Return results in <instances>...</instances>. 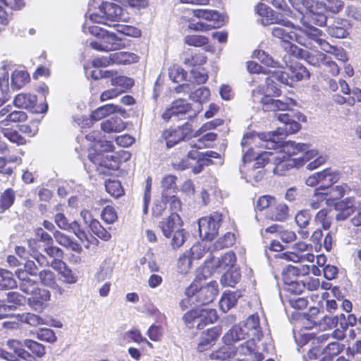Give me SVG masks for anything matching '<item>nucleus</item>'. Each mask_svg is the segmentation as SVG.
Masks as SVG:
<instances>
[{
  "label": "nucleus",
  "instance_id": "nucleus-13",
  "mask_svg": "<svg viewBox=\"0 0 361 361\" xmlns=\"http://www.w3.org/2000/svg\"><path fill=\"white\" fill-rule=\"evenodd\" d=\"M7 346L12 352L0 349V357L7 361H37L30 353L25 350L21 341L16 339H8Z\"/></svg>",
  "mask_w": 361,
  "mask_h": 361
},
{
  "label": "nucleus",
  "instance_id": "nucleus-39",
  "mask_svg": "<svg viewBox=\"0 0 361 361\" xmlns=\"http://www.w3.org/2000/svg\"><path fill=\"white\" fill-rule=\"evenodd\" d=\"M28 116L26 112L23 111L12 110L8 115V117L0 121V128L7 126L10 123H23L27 120Z\"/></svg>",
  "mask_w": 361,
  "mask_h": 361
},
{
  "label": "nucleus",
  "instance_id": "nucleus-6",
  "mask_svg": "<svg viewBox=\"0 0 361 361\" xmlns=\"http://www.w3.org/2000/svg\"><path fill=\"white\" fill-rule=\"evenodd\" d=\"M293 7L303 14L301 10L302 4L307 11L310 13L311 22L316 25L322 27L327 21L326 3L319 0H289Z\"/></svg>",
  "mask_w": 361,
  "mask_h": 361
},
{
  "label": "nucleus",
  "instance_id": "nucleus-57",
  "mask_svg": "<svg viewBox=\"0 0 361 361\" xmlns=\"http://www.w3.org/2000/svg\"><path fill=\"white\" fill-rule=\"evenodd\" d=\"M243 335L240 328L234 326L224 335L223 339L226 345L231 346L233 343L243 338Z\"/></svg>",
  "mask_w": 361,
  "mask_h": 361
},
{
  "label": "nucleus",
  "instance_id": "nucleus-38",
  "mask_svg": "<svg viewBox=\"0 0 361 361\" xmlns=\"http://www.w3.org/2000/svg\"><path fill=\"white\" fill-rule=\"evenodd\" d=\"M111 84L113 86L118 88V91L124 92L130 89L134 85V80L130 78H128L123 75H117L110 77Z\"/></svg>",
  "mask_w": 361,
  "mask_h": 361
},
{
  "label": "nucleus",
  "instance_id": "nucleus-50",
  "mask_svg": "<svg viewBox=\"0 0 361 361\" xmlns=\"http://www.w3.org/2000/svg\"><path fill=\"white\" fill-rule=\"evenodd\" d=\"M162 138L165 140V144L168 148L173 147L183 140L177 128L164 130L162 133Z\"/></svg>",
  "mask_w": 361,
  "mask_h": 361
},
{
  "label": "nucleus",
  "instance_id": "nucleus-49",
  "mask_svg": "<svg viewBox=\"0 0 361 361\" xmlns=\"http://www.w3.org/2000/svg\"><path fill=\"white\" fill-rule=\"evenodd\" d=\"M281 258L295 262H313L314 255L312 253L307 252L305 254H297L296 252L282 253Z\"/></svg>",
  "mask_w": 361,
  "mask_h": 361
},
{
  "label": "nucleus",
  "instance_id": "nucleus-46",
  "mask_svg": "<svg viewBox=\"0 0 361 361\" xmlns=\"http://www.w3.org/2000/svg\"><path fill=\"white\" fill-rule=\"evenodd\" d=\"M239 297L235 293H224L219 301V308L222 312L226 313L235 306Z\"/></svg>",
  "mask_w": 361,
  "mask_h": 361
},
{
  "label": "nucleus",
  "instance_id": "nucleus-37",
  "mask_svg": "<svg viewBox=\"0 0 361 361\" xmlns=\"http://www.w3.org/2000/svg\"><path fill=\"white\" fill-rule=\"evenodd\" d=\"M332 210L330 209H322L314 216V221L316 224L321 225L323 229L328 230L333 221Z\"/></svg>",
  "mask_w": 361,
  "mask_h": 361
},
{
  "label": "nucleus",
  "instance_id": "nucleus-2",
  "mask_svg": "<svg viewBox=\"0 0 361 361\" xmlns=\"http://www.w3.org/2000/svg\"><path fill=\"white\" fill-rule=\"evenodd\" d=\"M275 117L279 121L282 126L277 128L274 131L269 133H263L260 134H246L242 139L241 145L245 147L250 145L252 142H256L257 140H262L264 144L262 147L267 149H274L288 135H290L298 132L301 126L293 118L295 114L293 112L290 113H276Z\"/></svg>",
  "mask_w": 361,
  "mask_h": 361
},
{
  "label": "nucleus",
  "instance_id": "nucleus-48",
  "mask_svg": "<svg viewBox=\"0 0 361 361\" xmlns=\"http://www.w3.org/2000/svg\"><path fill=\"white\" fill-rule=\"evenodd\" d=\"M30 333L37 339L49 343H54L57 340L54 331L48 328H39L35 331H30Z\"/></svg>",
  "mask_w": 361,
  "mask_h": 361
},
{
  "label": "nucleus",
  "instance_id": "nucleus-18",
  "mask_svg": "<svg viewBox=\"0 0 361 361\" xmlns=\"http://www.w3.org/2000/svg\"><path fill=\"white\" fill-rule=\"evenodd\" d=\"M271 161L275 165L273 172L279 176L285 175L288 170L293 167H299L295 158H289L284 153L276 152L272 157Z\"/></svg>",
  "mask_w": 361,
  "mask_h": 361
},
{
  "label": "nucleus",
  "instance_id": "nucleus-61",
  "mask_svg": "<svg viewBox=\"0 0 361 361\" xmlns=\"http://www.w3.org/2000/svg\"><path fill=\"white\" fill-rule=\"evenodd\" d=\"M169 76L173 82L178 83L185 80V73L181 67L173 66L169 68Z\"/></svg>",
  "mask_w": 361,
  "mask_h": 361
},
{
  "label": "nucleus",
  "instance_id": "nucleus-4",
  "mask_svg": "<svg viewBox=\"0 0 361 361\" xmlns=\"http://www.w3.org/2000/svg\"><path fill=\"white\" fill-rule=\"evenodd\" d=\"M90 32L97 37L90 43V47L98 51L109 52L119 50L125 47L122 39L114 32H110L97 25L89 27Z\"/></svg>",
  "mask_w": 361,
  "mask_h": 361
},
{
  "label": "nucleus",
  "instance_id": "nucleus-42",
  "mask_svg": "<svg viewBox=\"0 0 361 361\" xmlns=\"http://www.w3.org/2000/svg\"><path fill=\"white\" fill-rule=\"evenodd\" d=\"M23 345L30 351V354L32 355L35 359L36 357L42 358L46 354L45 346L36 341L25 339Z\"/></svg>",
  "mask_w": 361,
  "mask_h": 361
},
{
  "label": "nucleus",
  "instance_id": "nucleus-53",
  "mask_svg": "<svg viewBox=\"0 0 361 361\" xmlns=\"http://www.w3.org/2000/svg\"><path fill=\"white\" fill-rule=\"evenodd\" d=\"M124 339L128 342H134L140 343L145 342L149 348H152V344L144 338L138 329H132L125 333Z\"/></svg>",
  "mask_w": 361,
  "mask_h": 361
},
{
  "label": "nucleus",
  "instance_id": "nucleus-27",
  "mask_svg": "<svg viewBox=\"0 0 361 361\" xmlns=\"http://www.w3.org/2000/svg\"><path fill=\"white\" fill-rule=\"evenodd\" d=\"M310 220L311 214L308 210L305 209L299 211L295 216V221L298 226L300 228V230L298 231V233L303 239H306L309 237L310 233L305 228L310 224Z\"/></svg>",
  "mask_w": 361,
  "mask_h": 361
},
{
  "label": "nucleus",
  "instance_id": "nucleus-29",
  "mask_svg": "<svg viewBox=\"0 0 361 361\" xmlns=\"http://www.w3.org/2000/svg\"><path fill=\"white\" fill-rule=\"evenodd\" d=\"M17 277L20 280V290L25 294L32 295L39 287L35 281L29 277L24 276V271L18 269L16 272Z\"/></svg>",
  "mask_w": 361,
  "mask_h": 361
},
{
  "label": "nucleus",
  "instance_id": "nucleus-23",
  "mask_svg": "<svg viewBox=\"0 0 361 361\" xmlns=\"http://www.w3.org/2000/svg\"><path fill=\"white\" fill-rule=\"evenodd\" d=\"M349 23L346 20L338 18L327 25L326 32L335 38H345L348 35Z\"/></svg>",
  "mask_w": 361,
  "mask_h": 361
},
{
  "label": "nucleus",
  "instance_id": "nucleus-1",
  "mask_svg": "<svg viewBox=\"0 0 361 361\" xmlns=\"http://www.w3.org/2000/svg\"><path fill=\"white\" fill-rule=\"evenodd\" d=\"M288 71H277L271 72L269 70V76L266 78V89L264 93L260 90H255L252 92L254 102L261 103L266 111H286L289 110L290 106L294 104L291 99H286V101L274 99L273 96L279 94V89L276 86V81L282 84L292 86Z\"/></svg>",
  "mask_w": 361,
  "mask_h": 361
},
{
  "label": "nucleus",
  "instance_id": "nucleus-40",
  "mask_svg": "<svg viewBox=\"0 0 361 361\" xmlns=\"http://www.w3.org/2000/svg\"><path fill=\"white\" fill-rule=\"evenodd\" d=\"M307 149V146L305 144H297L295 142L288 141L284 142L281 146L279 153H284L288 157L291 158L292 156L302 152Z\"/></svg>",
  "mask_w": 361,
  "mask_h": 361
},
{
  "label": "nucleus",
  "instance_id": "nucleus-17",
  "mask_svg": "<svg viewBox=\"0 0 361 361\" xmlns=\"http://www.w3.org/2000/svg\"><path fill=\"white\" fill-rule=\"evenodd\" d=\"M50 298L49 290L38 288L27 299V303L32 310L42 312L47 307Z\"/></svg>",
  "mask_w": 361,
  "mask_h": 361
},
{
  "label": "nucleus",
  "instance_id": "nucleus-3",
  "mask_svg": "<svg viewBox=\"0 0 361 361\" xmlns=\"http://www.w3.org/2000/svg\"><path fill=\"white\" fill-rule=\"evenodd\" d=\"M163 240L173 250L180 247L189 234L181 228L180 218L175 212L171 213L161 226Z\"/></svg>",
  "mask_w": 361,
  "mask_h": 361
},
{
  "label": "nucleus",
  "instance_id": "nucleus-64",
  "mask_svg": "<svg viewBox=\"0 0 361 361\" xmlns=\"http://www.w3.org/2000/svg\"><path fill=\"white\" fill-rule=\"evenodd\" d=\"M274 155L275 154L270 152L261 153L254 161L252 166L256 169H263L266 164L271 161V159Z\"/></svg>",
  "mask_w": 361,
  "mask_h": 361
},
{
  "label": "nucleus",
  "instance_id": "nucleus-24",
  "mask_svg": "<svg viewBox=\"0 0 361 361\" xmlns=\"http://www.w3.org/2000/svg\"><path fill=\"white\" fill-rule=\"evenodd\" d=\"M53 236L58 244L66 249H69L78 254L82 252V246L77 241L60 231L56 230L53 233Z\"/></svg>",
  "mask_w": 361,
  "mask_h": 361
},
{
  "label": "nucleus",
  "instance_id": "nucleus-26",
  "mask_svg": "<svg viewBox=\"0 0 361 361\" xmlns=\"http://www.w3.org/2000/svg\"><path fill=\"white\" fill-rule=\"evenodd\" d=\"M354 198L348 197L341 201L336 206L338 213L335 219L337 221H345L353 214Z\"/></svg>",
  "mask_w": 361,
  "mask_h": 361
},
{
  "label": "nucleus",
  "instance_id": "nucleus-34",
  "mask_svg": "<svg viewBox=\"0 0 361 361\" xmlns=\"http://www.w3.org/2000/svg\"><path fill=\"white\" fill-rule=\"evenodd\" d=\"M328 196L329 192L326 188H317L310 197L308 204L312 209H317L322 206L323 202L329 200Z\"/></svg>",
  "mask_w": 361,
  "mask_h": 361
},
{
  "label": "nucleus",
  "instance_id": "nucleus-43",
  "mask_svg": "<svg viewBox=\"0 0 361 361\" xmlns=\"http://www.w3.org/2000/svg\"><path fill=\"white\" fill-rule=\"evenodd\" d=\"M16 194L12 188L6 189L0 195V214L4 213L14 203Z\"/></svg>",
  "mask_w": 361,
  "mask_h": 361
},
{
  "label": "nucleus",
  "instance_id": "nucleus-45",
  "mask_svg": "<svg viewBox=\"0 0 361 361\" xmlns=\"http://www.w3.org/2000/svg\"><path fill=\"white\" fill-rule=\"evenodd\" d=\"M240 271L236 269H228L221 278V283L224 286L233 287L240 279Z\"/></svg>",
  "mask_w": 361,
  "mask_h": 361
},
{
  "label": "nucleus",
  "instance_id": "nucleus-16",
  "mask_svg": "<svg viewBox=\"0 0 361 361\" xmlns=\"http://www.w3.org/2000/svg\"><path fill=\"white\" fill-rule=\"evenodd\" d=\"M185 296L186 298L180 302V306L183 310L188 309L184 316H216V310L200 307L198 304L195 305V296Z\"/></svg>",
  "mask_w": 361,
  "mask_h": 361
},
{
  "label": "nucleus",
  "instance_id": "nucleus-44",
  "mask_svg": "<svg viewBox=\"0 0 361 361\" xmlns=\"http://www.w3.org/2000/svg\"><path fill=\"white\" fill-rule=\"evenodd\" d=\"M30 80V75L23 71H16L11 75V87L18 90L23 87Z\"/></svg>",
  "mask_w": 361,
  "mask_h": 361
},
{
  "label": "nucleus",
  "instance_id": "nucleus-9",
  "mask_svg": "<svg viewBox=\"0 0 361 361\" xmlns=\"http://www.w3.org/2000/svg\"><path fill=\"white\" fill-rule=\"evenodd\" d=\"M219 291L217 282L213 281L202 287H200L197 283H192L185 290V295L195 296V301L202 307V305L212 302L218 295Z\"/></svg>",
  "mask_w": 361,
  "mask_h": 361
},
{
  "label": "nucleus",
  "instance_id": "nucleus-54",
  "mask_svg": "<svg viewBox=\"0 0 361 361\" xmlns=\"http://www.w3.org/2000/svg\"><path fill=\"white\" fill-rule=\"evenodd\" d=\"M114 63L116 64H128L136 62L138 56L133 53L119 51L114 53Z\"/></svg>",
  "mask_w": 361,
  "mask_h": 361
},
{
  "label": "nucleus",
  "instance_id": "nucleus-8",
  "mask_svg": "<svg viewBox=\"0 0 361 361\" xmlns=\"http://www.w3.org/2000/svg\"><path fill=\"white\" fill-rule=\"evenodd\" d=\"M122 8L111 2H102L99 6V13L90 15V19L96 23L104 24L108 26L116 27L118 24H114L121 18Z\"/></svg>",
  "mask_w": 361,
  "mask_h": 361
},
{
  "label": "nucleus",
  "instance_id": "nucleus-59",
  "mask_svg": "<svg viewBox=\"0 0 361 361\" xmlns=\"http://www.w3.org/2000/svg\"><path fill=\"white\" fill-rule=\"evenodd\" d=\"M351 190L350 187L347 184L343 183L332 187L330 189L326 188V191L329 192V195L334 199H340L345 194L348 193Z\"/></svg>",
  "mask_w": 361,
  "mask_h": 361
},
{
  "label": "nucleus",
  "instance_id": "nucleus-20",
  "mask_svg": "<svg viewBox=\"0 0 361 361\" xmlns=\"http://www.w3.org/2000/svg\"><path fill=\"white\" fill-rule=\"evenodd\" d=\"M290 51L293 54L305 59V60L310 64L314 66H319L321 63L324 62L326 59V56L323 52L316 51L315 53H310L305 50L298 48L295 44L290 45Z\"/></svg>",
  "mask_w": 361,
  "mask_h": 361
},
{
  "label": "nucleus",
  "instance_id": "nucleus-55",
  "mask_svg": "<svg viewBox=\"0 0 361 361\" xmlns=\"http://www.w3.org/2000/svg\"><path fill=\"white\" fill-rule=\"evenodd\" d=\"M288 73H290V79L292 85L293 82L302 80L305 75L309 77L308 73L305 67L302 66L295 65L288 68Z\"/></svg>",
  "mask_w": 361,
  "mask_h": 361
},
{
  "label": "nucleus",
  "instance_id": "nucleus-22",
  "mask_svg": "<svg viewBox=\"0 0 361 361\" xmlns=\"http://www.w3.org/2000/svg\"><path fill=\"white\" fill-rule=\"evenodd\" d=\"M307 148L309 147H307ZM300 153L301 155L295 158V159L298 162V165L299 166H302L303 164H305V162L309 161L312 159H314L312 161H311L307 165V169L308 170L315 169L316 168L324 164L325 161V159L324 157H318V152L316 150H309L308 149H307L306 150Z\"/></svg>",
  "mask_w": 361,
  "mask_h": 361
},
{
  "label": "nucleus",
  "instance_id": "nucleus-30",
  "mask_svg": "<svg viewBox=\"0 0 361 361\" xmlns=\"http://www.w3.org/2000/svg\"><path fill=\"white\" fill-rule=\"evenodd\" d=\"M0 132L10 142L18 146L25 145L27 143V139L20 134L19 130L3 126L1 128H0Z\"/></svg>",
  "mask_w": 361,
  "mask_h": 361
},
{
  "label": "nucleus",
  "instance_id": "nucleus-21",
  "mask_svg": "<svg viewBox=\"0 0 361 361\" xmlns=\"http://www.w3.org/2000/svg\"><path fill=\"white\" fill-rule=\"evenodd\" d=\"M191 109V105L186 100L178 99L173 101L169 108L162 114V118L169 121L172 117H178L179 115L185 114Z\"/></svg>",
  "mask_w": 361,
  "mask_h": 361
},
{
  "label": "nucleus",
  "instance_id": "nucleus-52",
  "mask_svg": "<svg viewBox=\"0 0 361 361\" xmlns=\"http://www.w3.org/2000/svg\"><path fill=\"white\" fill-rule=\"evenodd\" d=\"M220 334L221 331L217 327L208 329L207 332L204 333L201 338V341L199 343V350H202L203 346L209 345L220 335Z\"/></svg>",
  "mask_w": 361,
  "mask_h": 361
},
{
  "label": "nucleus",
  "instance_id": "nucleus-15",
  "mask_svg": "<svg viewBox=\"0 0 361 361\" xmlns=\"http://www.w3.org/2000/svg\"><path fill=\"white\" fill-rule=\"evenodd\" d=\"M37 95L30 93H19L13 99V104L20 109H25L35 114L45 113L48 109L47 103L37 104Z\"/></svg>",
  "mask_w": 361,
  "mask_h": 361
},
{
  "label": "nucleus",
  "instance_id": "nucleus-35",
  "mask_svg": "<svg viewBox=\"0 0 361 361\" xmlns=\"http://www.w3.org/2000/svg\"><path fill=\"white\" fill-rule=\"evenodd\" d=\"M121 111V109L114 104H107L98 107L91 114V118L95 121H99L106 116Z\"/></svg>",
  "mask_w": 361,
  "mask_h": 361
},
{
  "label": "nucleus",
  "instance_id": "nucleus-51",
  "mask_svg": "<svg viewBox=\"0 0 361 361\" xmlns=\"http://www.w3.org/2000/svg\"><path fill=\"white\" fill-rule=\"evenodd\" d=\"M102 220L107 224H112L118 220V213L116 209L112 205L105 206L100 214Z\"/></svg>",
  "mask_w": 361,
  "mask_h": 361
},
{
  "label": "nucleus",
  "instance_id": "nucleus-11",
  "mask_svg": "<svg viewBox=\"0 0 361 361\" xmlns=\"http://www.w3.org/2000/svg\"><path fill=\"white\" fill-rule=\"evenodd\" d=\"M274 23L275 25L271 29L273 37L288 43L289 47L292 44L291 41L298 42L299 26L295 27L288 20L279 18L278 16L275 18Z\"/></svg>",
  "mask_w": 361,
  "mask_h": 361
},
{
  "label": "nucleus",
  "instance_id": "nucleus-56",
  "mask_svg": "<svg viewBox=\"0 0 361 361\" xmlns=\"http://www.w3.org/2000/svg\"><path fill=\"white\" fill-rule=\"evenodd\" d=\"M25 301V297L18 292H8L7 293V302L11 305H7V310H14L18 307L23 305Z\"/></svg>",
  "mask_w": 361,
  "mask_h": 361
},
{
  "label": "nucleus",
  "instance_id": "nucleus-47",
  "mask_svg": "<svg viewBox=\"0 0 361 361\" xmlns=\"http://www.w3.org/2000/svg\"><path fill=\"white\" fill-rule=\"evenodd\" d=\"M89 228L92 233L104 241H109L111 238V233L97 219L92 221Z\"/></svg>",
  "mask_w": 361,
  "mask_h": 361
},
{
  "label": "nucleus",
  "instance_id": "nucleus-32",
  "mask_svg": "<svg viewBox=\"0 0 361 361\" xmlns=\"http://www.w3.org/2000/svg\"><path fill=\"white\" fill-rule=\"evenodd\" d=\"M101 128L108 133H119L126 128V125L120 117L114 116L103 121L101 123Z\"/></svg>",
  "mask_w": 361,
  "mask_h": 361
},
{
  "label": "nucleus",
  "instance_id": "nucleus-36",
  "mask_svg": "<svg viewBox=\"0 0 361 361\" xmlns=\"http://www.w3.org/2000/svg\"><path fill=\"white\" fill-rule=\"evenodd\" d=\"M298 322L305 329H311L318 326L320 330L325 329V325L321 323L323 320L324 323H328L331 320V317H298Z\"/></svg>",
  "mask_w": 361,
  "mask_h": 361
},
{
  "label": "nucleus",
  "instance_id": "nucleus-19",
  "mask_svg": "<svg viewBox=\"0 0 361 361\" xmlns=\"http://www.w3.org/2000/svg\"><path fill=\"white\" fill-rule=\"evenodd\" d=\"M219 125H220V122L218 120L209 121L204 123L199 130L193 132L192 124L187 122L183 126L178 127L177 130L182 140H184L190 137H197L200 136L202 133L214 128Z\"/></svg>",
  "mask_w": 361,
  "mask_h": 361
},
{
  "label": "nucleus",
  "instance_id": "nucleus-28",
  "mask_svg": "<svg viewBox=\"0 0 361 361\" xmlns=\"http://www.w3.org/2000/svg\"><path fill=\"white\" fill-rule=\"evenodd\" d=\"M289 209L284 203H277L271 207L267 214L269 219L274 221H283L288 216Z\"/></svg>",
  "mask_w": 361,
  "mask_h": 361
},
{
  "label": "nucleus",
  "instance_id": "nucleus-63",
  "mask_svg": "<svg viewBox=\"0 0 361 361\" xmlns=\"http://www.w3.org/2000/svg\"><path fill=\"white\" fill-rule=\"evenodd\" d=\"M274 155L275 154L270 152L261 153L254 161L252 166L256 169H263L266 164L271 161V159Z\"/></svg>",
  "mask_w": 361,
  "mask_h": 361
},
{
  "label": "nucleus",
  "instance_id": "nucleus-60",
  "mask_svg": "<svg viewBox=\"0 0 361 361\" xmlns=\"http://www.w3.org/2000/svg\"><path fill=\"white\" fill-rule=\"evenodd\" d=\"M210 95V91L206 87H199L190 94V99L192 101L202 103L206 102Z\"/></svg>",
  "mask_w": 361,
  "mask_h": 361
},
{
  "label": "nucleus",
  "instance_id": "nucleus-31",
  "mask_svg": "<svg viewBox=\"0 0 361 361\" xmlns=\"http://www.w3.org/2000/svg\"><path fill=\"white\" fill-rule=\"evenodd\" d=\"M216 138V134L214 133H207L199 138L197 141H191L185 143L183 146L184 151L187 153L189 149H200L208 147L209 142L214 141Z\"/></svg>",
  "mask_w": 361,
  "mask_h": 361
},
{
  "label": "nucleus",
  "instance_id": "nucleus-41",
  "mask_svg": "<svg viewBox=\"0 0 361 361\" xmlns=\"http://www.w3.org/2000/svg\"><path fill=\"white\" fill-rule=\"evenodd\" d=\"M105 190L112 197L118 198L125 195V190L121 183L115 179H108L105 181Z\"/></svg>",
  "mask_w": 361,
  "mask_h": 361
},
{
  "label": "nucleus",
  "instance_id": "nucleus-5",
  "mask_svg": "<svg viewBox=\"0 0 361 361\" xmlns=\"http://www.w3.org/2000/svg\"><path fill=\"white\" fill-rule=\"evenodd\" d=\"M302 25V27H299L298 43L310 49L320 48L322 51H328L329 42L322 38L323 32L306 23Z\"/></svg>",
  "mask_w": 361,
  "mask_h": 361
},
{
  "label": "nucleus",
  "instance_id": "nucleus-14",
  "mask_svg": "<svg viewBox=\"0 0 361 361\" xmlns=\"http://www.w3.org/2000/svg\"><path fill=\"white\" fill-rule=\"evenodd\" d=\"M194 16L197 18L204 19L209 22V23H204L202 22L191 23L189 25V28L196 31H207L212 28L219 26L220 16L218 12L212 10L206 9H195L192 10Z\"/></svg>",
  "mask_w": 361,
  "mask_h": 361
},
{
  "label": "nucleus",
  "instance_id": "nucleus-62",
  "mask_svg": "<svg viewBox=\"0 0 361 361\" xmlns=\"http://www.w3.org/2000/svg\"><path fill=\"white\" fill-rule=\"evenodd\" d=\"M276 199L274 197L266 195L259 197L256 202V209L259 211H262L267 208L271 209L274 204Z\"/></svg>",
  "mask_w": 361,
  "mask_h": 361
},
{
  "label": "nucleus",
  "instance_id": "nucleus-10",
  "mask_svg": "<svg viewBox=\"0 0 361 361\" xmlns=\"http://www.w3.org/2000/svg\"><path fill=\"white\" fill-rule=\"evenodd\" d=\"M89 160L95 165L96 170L100 174H111V171L119 169L121 160L118 154L114 155H104L94 152L89 154Z\"/></svg>",
  "mask_w": 361,
  "mask_h": 361
},
{
  "label": "nucleus",
  "instance_id": "nucleus-7",
  "mask_svg": "<svg viewBox=\"0 0 361 361\" xmlns=\"http://www.w3.org/2000/svg\"><path fill=\"white\" fill-rule=\"evenodd\" d=\"M187 158L183 159L178 164L180 169H191L192 171L197 174L200 173L204 166H208L212 163L211 158L219 157V154L208 151L205 153L200 152L197 149H189L187 152Z\"/></svg>",
  "mask_w": 361,
  "mask_h": 361
},
{
  "label": "nucleus",
  "instance_id": "nucleus-58",
  "mask_svg": "<svg viewBox=\"0 0 361 361\" xmlns=\"http://www.w3.org/2000/svg\"><path fill=\"white\" fill-rule=\"evenodd\" d=\"M192 257L190 256V252H185L180 255L178 260L177 268L178 272L185 274L191 269V260Z\"/></svg>",
  "mask_w": 361,
  "mask_h": 361
},
{
  "label": "nucleus",
  "instance_id": "nucleus-25",
  "mask_svg": "<svg viewBox=\"0 0 361 361\" xmlns=\"http://www.w3.org/2000/svg\"><path fill=\"white\" fill-rule=\"evenodd\" d=\"M236 262V257L234 252H228L225 253L220 259H219L215 264H211V259L208 257L206 264L208 267H214L220 269H232Z\"/></svg>",
  "mask_w": 361,
  "mask_h": 361
},
{
  "label": "nucleus",
  "instance_id": "nucleus-33",
  "mask_svg": "<svg viewBox=\"0 0 361 361\" xmlns=\"http://www.w3.org/2000/svg\"><path fill=\"white\" fill-rule=\"evenodd\" d=\"M17 286L13 273L6 269L0 268V290L13 289Z\"/></svg>",
  "mask_w": 361,
  "mask_h": 361
},
{
  "label": "nucleus",
  "instance_id": "nucleus-12",
  "mask_svg": "<svg viewBox=\"0 0 361 361\" xmlns=\"http://www.w3.org/2000/svg\"><path fill=\"white\" fill-rule=\"evenodd\" d=\"M222 221L223 214L219 212L201 218L198 221L200 238L207 240H213L218 234Z\"/></svg>",
  "mask_w": 361,
  "mask_h": 361
}]
</instances>
